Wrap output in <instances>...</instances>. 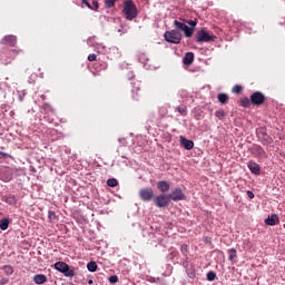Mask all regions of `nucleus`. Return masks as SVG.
Segmentation results:
<instances>
[{
    "label": "nucleus",
    "instance_id": "c85d7f7f",
    "mask_svg": "<svg viewBox=\"0 0 285 285\" xmlns=\"http://www.w3.org/2000/svg\"><path fill=\"white\" fill-rule=\"evenodd\" d=\"M115 3H117V0H105L106 8H115Z\"/></svg>",
    "mask_w": 285,
    "mask_h": 285
},
{
    "label": "nucleus",
    "instance_id": "aec40b11",
    "mask_svg": "<svg viewBox=\"0 0 285 285\" xmlns=\"http://www.w3.org/2000/svg\"><path fill=\"white\" fill-rule=\"evenodd\" d=\"M228 259L229 262H235V259H237V249L235 248H230L228 249Z\"/></svg>",
    "mask_w": 285,
    "mask_h": 285
},
{
    "label": "nucleus",
    "instance_id": "79ce46f5",
    "mask_svg": "<svg viewBox=\"0 0 285 285\" xmlns=\"http://www.w3.org/2000/svg\"><path fill=\"white\" fill-rule=\"evenodd\" d=\"M0 156H1V157H9V155L6 154L4 151H0Z\"/></svg>",
    "mask_w": 285,
    "mask_h": 285
},
{
    "label": "nucleus",
    "instance_id": "dca6fc26",
    "mask_svg": "<svg viewBox=\"0 0 285 285\" xmlns=\"http://www.w3.org/2000/svg\"><path fill=\"white\" fill-rule=\"evenodd\" d=\"M32 281L35 282V284L38 285L46 284L48 282V276H46L45 274H36L32 277Z\"/></svg>",
    "mask_w": 285,
    "mask_h": 285
},
{
    "label": "nucleus",
    "instance_id": "4be33fe9",
    "mask_svg": "<svg viewBox=\"0 0 285 285\" xmlns=\"http://www.w3.org/2000/svg\"><path fill=\"white\" fill-rule=\"evenodd\" d=\"M8 226H10V219L3 218L2 220H0L1 230H8Z\"/></svg>",
    "mask_w": 285,
    "mask_h": 285
},
{
    "label": "nucleus",
    "instance_id": "f257e3e1",
    "mask_svg": "<svg viewBox=\"0 0 285 285\" xmlns=\"http://www.w3.org/2000/svg\"><path fill=\"white\" fill-rule=\"evenodd\" d=\"M122 14L127 21H132V19H137L139 16V11L137 10V4L132 0H125L122 2Z\"/></svg>",
    "mask_w": 285,
    "mask_h": 285
},
{
    "label": "nucleus",
    "instance_id": "e433bc0d",
    "mask_svg": "<svg viewBox=\"0 0 285 285\" xmlns=\"http://www.w3.org/2000/svg\"><path fill=\"white\" fill-rule=\"evenodd\" d=\"M81 3H82L83 6H86V8H88L89 10H90V8H92V4H91L90 1H88V0H81Z\"/></svg>",
    "mask_w": 285,
    "mask_h": 285
},
{
    "label": "nucleus",
    "instance_id": "f704fd0d",
    "mask_svg": "<svg viewBox=\"0 0 285 285\" xmlns=\"http://www.w3.org/2000/svg\"><path fill=\"white\" fill-rule=\"evenodd\" d=\"M185 23H188V26H191L189 28H195V26H197V19H195V20H187V21H185Z\"/></svg>",
    "mask_w": 285,
    "mask_h": 285
},
{
    "label": "nucleus",
    "instance_id": "f03ea898",
    "mask_svg": "<svg viewBox=\"0 0 285 285\" xmlns=\"http://www.w3.org/2000/svg\"><path fill=\"white\" fill-rule=\"evenodd\" d=\"M53 267L56 268V271H58L59 273H62V275H65V277H75V275H77V273L75 272L73 267L71 268L69 264L63 263V262H57Z\"/></svg>",
    "mask_w": 285,
    "mask_h": 285
},
{
    "label": "nucleus",
    "instance_id": "2f4dec72",
    "mask_svg": "<svg viewBox=\"0 0 285 285\" xmlns=\"http://www.w3.org/2000/svg\"><path fill=\"white\" fill-rule=\"evenodd\" d=\"M117 282H119V276H117V275H111V276L109 277V283H110V284H117Z\"/></svg>",
    "mask_w": 285,
    "mask_h": 285
},
{
    "label": "nucleus",
    "instance_id": "c756f323",
    "mask_svg": "<svg viewBox=\"0 0 285 285\" xmlns=\"http://www.w3.org/2000/svg\"><path fill=\"white\" fill-rule=\"evenodd\" d=\"M89 10H95V12H97V10H99V1L91 0V8H89Z\"/></svg>",
    "mask_w": 285,
    "mask_h": 285
},
{
    "label": "nucleus",
    "instance_id": "393cba45",
    "mask_svg": "<svg viewBox=\"0 0 285 285\" xmlns=\"http://www.w3.org/2000/svg\"><path fill=\"white\" fill-rule=\"evenodd\" d=\"M118 185H119V181L116 178H109L107 180V186H109V188H115Z\"/></svg>",
    "mask_w": 285,
    "mask_h": 285
},
{
    "label": "nucleus",
    "instance_id": "423d86ee",
    "mask_svg": "<svg viewBox=\"0 0 285 285\" xmlns=\"http://www.w3.org/2000/svg\"><path fill=\"white\" fill-rule=\"evenodd\" d=\"M215 39H217V37L206 32L204 29L196 33V41L198 43H208L210 41H215Z\"/></svg>",
    "mask_w": 285,
    "mask_h": 285
},
{
    "label": "nucleus",
    "instance_id": "7ed1b4c3",
    "mask_svg": "<svg viewBox=\"0 0 285 285\" xmlns=\"http://www.w3.org/2000/svg\"><path fill=\"white\" fill-rule=\"evenodd\" d=\"M165 41L167 43H181V32L177 29H173L170 31H166L164 33Z\"/></svg>",
    "mask_w": 285,
    "mask_h": 285
},
{
    "label": "nucleus",
    "instance_id": "37998d69",
    "mask_svg": "<svg viewBox=\"0 0 285 285\" xmlns=\"http://www.w3.org/2000/svg\"><path fill=\"white\" fill-rule=\"evenodd\" d=\"M204 242H206V244H210V237H205Z\"/></svg>",
    "mask_w": 285,
    "mask_h": 285
},
{
    "label": "nucleus",
    "instance_id": "39448f33",
    "mask_svg": "<svg viewBox=\"0 0 285 285\" xmlns=\"http://www.w3.org/2000/svg\"><path fill=\"white\" fill-rule=\"evenodd\" d=\"M153 202L157 208H168L170 206V198L166 194L154 196Z\"/></svg>",
    "mask_w": 285,
    "mask_h": 285
},
{
    "label": "nucleus",
    "instance_id": "f8f14e48",
    "mask_svg": "<svg viewBox=\"0 0 285 285\" xmlns=\"http://www.w3.org/2000/svg\"><path fill=\"white\" fill-rule=\"evenodd\" d=\"M156 186L161 195H166L170 190V184L166 180H159Z\"/></svg>",
    "mask_w": 285,
    "mask_h": 285
},
{
    "label": "nucleus",
    "instance_id": "a18cd8bd",
    "mask_svg": "<svg viewBox=\"0 0 285 285\" xmlns=\"http://www.w3.org/2000/svg\"><path fill=\"white\" fill-rule=\"evenodd\" d=\"M88 284H94V281H92V279H89V281H88Z\"/></svg>",
    "mask_w": 285,
    "mask_h": 285
},
{
    "label": "nucleus",
    "instance_id": "2eb2a0df",
    "mask_svg": "<svg viewBox=\"0 0 285 285\" xmlns=\"http://www.w3.org/2000/svg\"><path fill=\"white\" fill-rule=\"evenodd\" d=\"M265 224L266 226H277V224H279V217L276 214H273L265 219Z\"/></svg>",
    "mask_w": 285,
    "mask_h": 285
},
{
    "label": "nucleus",
    "instance_id": "5701e85b",
    "mask_svg": "<svg viewBox=\"0 0 285 285\" xmlns=\"http://www.w3.org/2000/svg\"><path fill=\"white\" fill-rule=\"evenodd\" d=\"M87 271H89V273H97V263L96 262H89L87 264Z\"/></svg>",
    "mask_w": 285,
    "mask_h": 285
},
{
    "label": "nucleus",
    "instance_id": "4c0bfd02",
    "mask_svg": "<svg viewBox=\"0 0 285 285\" xmlns=\"http://www.w3.org/2000/svg\"><path fill=\"white\" fill-rule=\"evenodd\" d=\"M88 61H97V55L90 53V55L88 56Z\"/></svg>",
    "mask_w": 285,
    "mask_h": 285
},
{
    "label": "nucleus",
    "instance_id": "9b49d317",
    "mask_svg": "<svg viewBox=\"0 0 285 285\" xmlns=\"http://www.w3.org/2000/svg\"><path fill=\"white\" fill-rule=\"evenodd\" d=\"M179 141H180V146L185 148V150H193V148H195V142L184 136L179 137Z\"/></svg>",
    "mask_w": 285,
    "mask_h": 285
},
{
    "label": "nucleus",
    "instance_id": "473e14b6",
    "mask_svg": "<svg viewBox=\"0 0 285 285\" xmlns=\"http://www.w3.org/2000/svg\"><path fill=\"white\" fill-rule=\"evenodd\" d=\"M132 99L137 101L139 99V88L132 89Z\"/></svg>",
    "mask_w": 285,
    "mask_h": 285
},
{
    "label": "nucleus",
    "instance_id": "1a4fd4ad",
    "mask_svg": "<svg viewBox=\"0 0 285 285\" xmlns=\"http://www.w3.org/2000/svg\"><path fill=\"white\" fill-rule=\"evenodd\" d=\"M252 106H262L266 101V96L261 91H255L250 95Z\"/></svg>",
    "mask_w": 285,
    "mask_h": 285
},
{
    "label": "nucleus",
    "instance_id": "9d476101",
    "mask_svg": "<svg viewBox=\"0 0 285 285\" xmlns=\"http://www.w3.org/2000/svg\"><path fill=\"white\" fill-rule=\"evenodd\" d=\"M2 46H11V48H14L17 46V36H4L1 40Z\"/></svg>",
    "mask_w": 285,
    "mask_h": 285
},
{
    "label": "nucleus",
    "instance_id": "a211bd4d",
    "mask_svg": "<svg viewBox=\"0 0 285 285\" xmlns=\"http://www.w3.org/2000/svg\"><path fill=\"white\" fill-rule=\"evenodd\" d=\"M186 273L190 279H195V277H197L194 265H186Z\"/></svg>",
    "mask_w": 285,
    "mask_h": 285
},
{
    "label": "nucleus",
    "instance_id": "72a5a7b5",
    "mask_svg": "<svg viewBox=\"0 0 285 285\" xmlns=\"http://www.w3.org/2000/svg\"><path fill=\"white\" fill-rule=\"evenodd\" d=\"M177 112L181 115L183 117H186V108L184 107H176Z\"/></svg>",
    "mask_w": 285,
    "mask_h": 285
},
{
    "label": "nucleus",
    "instance_id": "bb28decb",
    "mask_svg": "<svg viewBox=\"0 0 285 285\" xmlns=\"http://www.w3.org/2000/svg\"><path fill=\"white\" fill-rule=\"evenodd\" d=\"M215 117H217V119H224L226 117V111H224V109H219L215 112Z\"/></svg>",
    "mask_w": 285,
    "mask_h": 285
},
{
    "label": "nucleus",
    "instance_id": "ddd939ff",
    "mask_svg": "<svg viewBox=\"0 0 285 285\" xmlns=\"http://www.w3.org/2000/svg\"><path fill=\"white\" fill-rule=\"evenodd\" d=\"M247 168L250 170V173L253 175H261L262 173V167L259 166V164L250 160L248 164H247Z\"/></svg>",
    "mask_w": 285,
    "mask_h": 285
},
{
    "label": "nucleus",
    "instance_id": "20e7f679",
    "mask_svg": "<svg viewBox=\"0 0 285 285\" xmlns=\"http://www.w3.org/2000/svg\"><path fill=\"white\" fill-rule=\"evenodd\" d=\"M174 27L176 28V30H180L181 32H184L185 37H187V38L193 37V35L195 32V28H190V27L186 26V22H184V21L175 20Z\"/></svg>",
    "mask_w": 285,
    "mask_h": 285
},
{
    "label": "nucleus",
    "instance_id": "412c9836",
    "mask_svg": "<svg viewBox=\"0 0 285 285\" xmlns=\"http://www.w3.org/2000/svg\"><path fill=\"white\" fill-rule=\"evenodd\" d=\"M217 99H218L219 104H222V105L228 104V95L227 94H218Z\"/></svg>",
    "mask_w": 285,
    "mask_h": 285
},
{
    "label": "nucleus",
    "instance_id": "4468645a",
    "mask_svg": "<svg viewBox=\"0 0 285 285\" xmlns=\"http://www.w3.org/2000/svg\"><path fill=\"white\" fill-rule=\"evenodd\" d=\"M252 155H254V157L264 158L266 157V151L261 146H254L252 147Z\"/></svg>",
    "mask_w": 285,
    "mask_h": 285
},
{
    "label": "nucleus",
    "instance_id": "0eeeda50",
    "mask_svg": "<svg viewBox=\"0 0 285 285\" xmlns=\"http://www.w3.org/2000/svg\"><path fill=\"white\" fill-rule=\"evenodd\" d=\"M167 196L169 197V202H184L186 199V194H184L181 187H176Z\"/></svg>",
    "mask_w": 285,
    "mask_h": 285
},
{
    "label": "nucleus",
    "instance_id": "7c9ffc66",
    "mask_svg": "<svg viewBox=\"0 0 285 285\" xmlns=\"http://www.w3.org/2000/svg\"><path fill=\"white\" fill-rule=\"evenodd\" d=\"M243 88L240 85H236L234 86L232 92H234L235 95H239L242 92Z\"/></svg>",
    "mask_w": 285,
    "mask_h": 285
},
{
    "label": "nucleus",
    "instance_id": "b1692460",
    "mask_svg": "<svg viewBox=\"0 0 285 285\" xmlns=\"http://www.w3.org/2000/svg\"><path fill=\"white\" fill-rule=\"evenodd\" d=\"M250 104H253L250 101V98L248 99L247 97L240 99V106H243V108H250Z\"/></svg>",
    "mask_w": 285,
    "mask_h": 285
},
{
    "label": "nucleus",
    "instance_id": "c9c22d12",
    "mask_svg": "<svg viewBox=\"0 0 285 285\" xmlns=\"http://www.w3.org/2000/svg\"><path fill=\"white\" fill-rule=\"evenodd\" d=\"M56 217H57V213H55L53 210H49V212H48V218H49L50 220L55 219Z\"/></svg>",
    "mask_w": 285,
    "mask_h": 285
},
{
    "label": "nucleus",
    "instance_id": "c03bdc74",
    "mask_svg": "<svg viewBox=\"0 0 285 285\" xmlns=\"http://www.w3.org/2000/svg\"><path fill=\"white\" fill-rule=\"evenodd\" d=\"M160 112H164V115H166L167 112L166 108H160Z\"/></svg>",
    "mask_w": 285,
    "mask_h": 285
},
{
    "label": "nucleus",
    "instance_id": "f3484780",
    "mask_svg": "<svg viewBox=\"0 0 285 285\" xmlns=\"http://www.w3.org/2000/svg\"><path fill=\"white\" fill-rule=\"evenodd\" d=\"M194 61H195V53L193 52H187L183 58V63L185 66H190Z\"/></svg>",
    "mask_w": 285,
    "mask_h": 285
},
{
    "label": "nucleus",
    "instance_id": "ea45409f",
    "mask_svg": "<svg viewBox=\"0 0 285 285\" xmlns=\"http://www.w3.org/2000/svg\"><path fill=\"white\" fill-rule=\"evenodd\" d=\"M247 196L249 199H255V194L252 190H247Z\"/></svg>",
    "mask_w": 285,
    "mask_h": 285
},
{
    "label": "nucleus",
    "instance_id": "6e6552de",
    "mask_svg": "<svg viewBox=\"0 0 285 285\" xmlns=\"http://www.w3.org/2000/svg\"><path fill=\"white\" fill-rule=\"evenodd\" d=\"M139 198L141 202H151L155 199V191L151 187H145L139 190Z\"/></svg>",
    "mask_w": 285,
    "mask_h": 285
},
{
    "label": "nucleus",
    "instance_id": "a878e982",
    "mask_svg": "<svg viewBox=\"0 0 285 285\" xmlns=\"http://www.w3.org/2000/svg\"><path fill=\"white\" fill-rule=\"evenodd\" d=\"M2 271L6 273V275H12V273H14V268H12L10 265H4Z\"/></svg>",
    "mask_w": 285,
    "mask_h": 285
},
{
    "label": "nucleus",
    "instance_id": "58836bf2",
    "mask_svg": "<svg viewBox=\"0 0 285 285\" xmlns=\"http://www.w3.org/2000/svg\"><path fill=\"white\" fill-rule=\"evenodd\" d=\"M180 250L183 255H186V253H188V245H181Z\"/></svg>",
    "mask_w": 285,
    "mask_h": 285
},
{
    "label": "nucleus",
    "instance_id": "cd10ccee",
    "mask_svg": "<svg viewBox=\"0 0 285 285\" xmlns=\"http://www.w3.org/2000/svg\"><path fill=\"white\" fill-rule=\"evenodd\" d=\"M215 279H217V274H215V272H208L207 273V281L208 282H215Z\"/></svg>",
    "mask_w": 285,
    "mask_h": 285
},
{
    "label": "nucleus",
    "instance_id": "6ab92c4d",
    "mask_svg": "<svg viewBox=\"0 0 285 285\" xmlns=\"http://www.w3.org/2000/svg\"><path fill=\"white\" fill-rule=\"evenodd\" d=\"M4 202L9 204V206H14V204H17V197L14 195L7 196Z\"/></svg>",
    "mask_w": 285,
    "mask_h": 285
},
{
    "label": "nucleus",
    "instance_id": "a19ab883",
    "mask_svg": "<svg viewBox=\"0 0 285 285\" xmlns=\"http://www.w3.org/2000/svg\"><path fill=\"white\" fill-rule=\"evenodd\" d=\"M10 281L8 278H2L0 279V285H6L8 284Z\"/></svg>",
    "mask_w": 285,
    "mask_h": 285
}]
</instances>
